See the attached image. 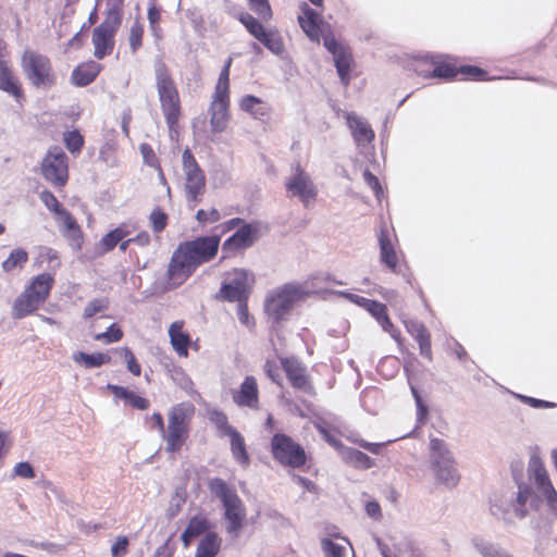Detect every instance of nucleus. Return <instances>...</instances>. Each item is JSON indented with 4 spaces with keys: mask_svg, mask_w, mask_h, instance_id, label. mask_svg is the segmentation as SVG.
<instances>
[{
    "mask_svg": "<svg viewBox=\"0 0 557 557\" xmlns=\"http://www.w3.org/2000/svg\"><path fill=\"white\" fill-rule=\"evenodd\" d=\"M232 280L230 284L249 293V273L243 269H234L231 272Z\"/></svg>",
    "mask_w": 557,
    "mask_h": 557,
    "instance_id": "864d4df0",
    "label": "nucleus"
},
{
    "mask_svg": "<svg viewBox=\"0 0 557 557\" xmlns=\"http://www.w3.org/2000/svg\"><path fill=\"white\" fill-rule=\"evenodd\" d=\"M232 398L238 407H246L253 410L259 409L260 399L257 379L252 375H247L239 388L233 391Z\"/></svg>",
    "mask_w": 557,
    "mask_h": 557,
    "instance_id": "aec40b11",
    "label": "nucleus"
},
{
    "mask_svg": "<svg viewBox=\"0 0 557 557\" xmlns=\"http://www.w3.org/2000/svg\"><path fill=\"white\" fill-rule=\"evenodd\" d=\"M149 222L153 233L159 234L168 226L169 216L163 209L156 207L149 215Z\"/></svg>",
    "mask_w": 557,
    "mask_h": 557,
    "instance_id": "09e8293b",
    "label": "nucleus"
},
{
    "mask_svg": "<svg viewBox=\"0 0 557 557\" xmlns=\"http://www.w3.org/2000/svg\"><path fill=\"white\" fill-rule=\"evenodd\" d=\"M131 234L128 225L125 223L120 224L117 227L111 230L102 236L98 246L102 253L112 251L116 245Z\"/></svg>",
    "mask_w": 557,
    "mask_h": 557,
    "instance_id": "7c9ffc66",
    "label": "nucleus"
},
{
    "mask_svg": "<svg viewBox=\"0 0 557 557\" xmlns=\"http://www.w3.org/2000/svg\"><path fill=\"white\" fill-rule=\"evenodd\" d=\"M237 317L242 324L247 325V326L250 325V315L248 312L247 300L238 302Z\"/></svg>",
    "mask_w": 557,
    "mask_h": 557,
    "instance_id": "69168bd1",
    "label": "nucleus"
},
{
    "mask_svg": "<svg viewBox=\"0 0 557 557\" xmlns=\"http://www.w3.org/2000/svg\"><path fill=\"white\" fill-rule=\"evenodd\" d=\"M63 144L69 152L77 157L85 145V138L78 129L66 131L63 133Z\"/></svg>",
    "mask_w": 557,
    "mask_h": 557,
    "instance_id": "ea45409f",
    "label": "nucleus"
},
{
    "mask_svg": "<svg viewBox=\"0 0 557 557\" xmlns=\"http://www.w3.org/2000/svg\"><path fill=\"white\" fill-rule=\"evenodd\" d=\"M156 87L160 108L171 133H177L183 108L180 92L172 74L164 62L154 66Z\"/></svg>",
    "mask_w": 557,
    "mask_h": 557,
    "instance_id": "f257e3e1",
    "label": "nucleus"
},
{
    "mask_svg": "<svg viewBox=\"0 0 557 557\" xmlns=\"http://www.w3.org/2000/svg\"><path fill=\"white\" fill-rule=\"evenodd\" d=\"M123 335L124 333L122 329L116 323H113L106 332L96 334L94 338L104 344H112L120 342L123 338Z\"/></svg>",
    "mask_w": 557,
    "mask_h": 557,
    "instance_id": "603ef678",
    "label": "nucleus"
},
{
    "mask_svg": "<svg viewBox=\"0 0 557 557\" xmlns=\"http://www.w3.org/2000/svg\"><path fill=\"white\" fill-rule=\"evenodd\" d=\"M413 71L422 78H433V69L435 67V57L424 55L418 58L412 63Z\"/></svg>",
    "mask_w": 557,
    "mask_h": 557,
    "instance_id": "c03bdc74",
    "label": "nucleus"
},
{
    "mask_svg": "<svg viewBox=\"0 0 557 557\" xmlns=\"http://www.w3.org/2000/svg\"><path fill=\"white\" fill-rule=\"evenodd\" d=\"M300 296L301 290L299 287L285 285L268 298L265 311L275 321H280L292 309L294 302L298 300Z\"/></svg>",
    "mask_w": 557,
    "mask_h": 557,
    "instance_id": "dca6fc26",
    "label": "nucleus"
},
{
    "mask_svg": "<svg viewBox=\"0 0 557 557\" xmlns=\"http://www.w3.org/2000/svg\"><path fill=\"white\" fill-rule=\"evenodd\" d=\"M42 177L55 188L66 186L70 178L69 157L59 146L48 149L40 162Z\"/></svg>",
    "mask_w": 557,
    "mask_h": 557,
    "instance_id": "9d476101",
    "label": "nucleus"
},
{
    "mask_svg": "<svg viewBox=\"0 0 557 557\" xmlns=\"http://www.w3.org/2000/svg\"><path fill=\"white\" fill-rule=\"evenodd\" d=\"M285 188L288 197L298 198L306 208L311 206L318 197L317 186L300 164H297L294 173L286 178Z\"/></svg>",
    "mask_w": 557,
    "mask_h": 557,
    "instance_id": "4468645a",
    "label": "nucleus"
},
{
    "mask_svg": "<svg viewBox=\"0 0 557 557\" xmlns=\"http://www.w3.org/2000/svg\"><path fill=\"white\" fill-rule=\"evenodd\" d=\"M53 285L54 276L50 273L34 276L13 302V319L20 320L37 311L48 300Z\"/></svg>",
    "mask_w": 557,
    "mask_h": 557,
    "instance_id": "7ed1b4c3",
    "label": "nucleus"
},
{
    "mask_svg": "<svg viewBox=\"0 0 557 557\" xmlns=\"http://www.w3.org/2000/svg\"><path fill=\"white\" fill-rule=\"evenodd\" d=\"M196 408L189 401H183L171 407L168 412V425L162 433L165 442V451L178 453L187 442L190 433V424Z\"/></svg>",
    "mask_w": 557,
    "mask_h": 557,
    "instance_id": "f03ea898",
    "label": "nucleus"
},
{
    "mask_svg": "<svg viewBox=\"0 0 557 557\" xmlns=\"http://www.w3.org/2000/svg\"><path fill=\"white\" fill-rule=\"evenodd\" d=\"M21 69L34 88L51 89L57 85L58 76L51 59L37 50L27 48L23 51Z\"/></svg>",
    "mask_w": 557,
    "mask_h": 557,
    "instance_id": "39448f33",
    "label": "nucleus"
},
{
    "mask_svg": "<svg viewBox=\"0 0 557 557\" xmlns=\"http://www.w3.org/2000/svg\"><path fill=\"white\" fill-rule=\"evenodd\" d=\"M108 308H109L108 298L92 299L91 301L88 302V305L84 309V318L90 319L98 312L107 310Z\"/></svg>",
    "mask_w": 557,
    "mask_h": 557,
    "instance_id": "5fc2aeb1",
    "label": "nucleus"
},
{
    "mask_svg": "<svg viewBox=\"0 0 557 557\" xmlns=\"http://www.w3.org/2000/svg\"><path fill=\"white\" fill-rule=\"evenodd\" d=\"M182 165L185 176L184 189L186 200L195 207L202 200L207 189V178L189 148L182 154Z\"/></svg>",
    "mask_w": 557,
    "mask_h": 557,
    "instance_id": "1a4fd4ad",
    "label": "nucleus"
},
{
    "mask_svg": "<svg viewBox=\"0 0 557 557\" xmlns=\"http://www.w3.org/2000/svg\"><path fill=\"white\" fill-rule=\"evenodd\" d=\"M248 4L260 20L264 22L272 20L273 11L269 0H248Z\"/></svg>",
    "mask_w": 557,
    "mask_h": 557,
    "instance_id": "8fccbe9b",
    "label": "nucleus"
},
{
    "mask_svg": "<svg viewBox=\"0 0 557 557\" xmlns=\"http://www.w3.org/2000/svg\"><path fill=\"white\" fill-rule=\"evenodd\" d=\"M335 66L342 83L348 86L350 83V71L354 63L349 48L345 47L334 55Z\"/></svg>",
    "mask_w": 557,
    "mask_h": 557,
    "instance_id": "473e14b6",
    "label": "nucleus"
},
{
    "mask_svg": "<svg viewBox=\"0 0 557 557\" xmlns=\"http://www.w3.org/2000/svg\"><path fill=\"white\" fill-rule=\"evenodd\" d=\"M122 12L119 9H110L103 21L92 29L91 42L94 57L102 60L112 54L115 48V36L122 25Z\"/></svg>",
    "mask_w": 557,
    "mask_h": 557,
    "instance_id": "423d86ee",
    "label": "nucleus"
},
{
    "mask_svg": "<svg viewBox=\"0 0 557 557\" xmlns=\"http://www.w3.org/2000/svg\"><path fill=\"white\" fill-rule=\"evenodd\" d=\"M398 369V360L396 358H385L379 366V372L385 377H393Z\"/></svg>",
    "mask_w": 557,
    "mask_h": 557,
    "instance_id": "13d9d810",
    "label": "nucleus"
},
{
    "mask_svg": "<svg viewBox=\"0 0 557 557\" xmlns=\"http://www.w3.org/2000/svg\"><path fill=\"white\" fill-rule=\"evenodd\" d=\"M27 262L28 252L24 248H15L2 262L1 267L4 272L10 273L16 269H23Z\"/></svg>",
    "mask_w": 557,
    "mask_h": 557,
    "instance_id": "4c0bfd02",
    "label": "nucleus"
},
{
    "mask_svg": "<svg viewBox=\"0 0 557 557\" xmlns=\"http://www.w3.org/2000/svg\"><path fill=\"white\" fill-rule=\"evenodd\" d=\"M431 468L436 480L447 487H455L460 480L455 459L446 443L437 437L430 440Z\"/></svg>",
    "mask_w": 557,
    "mask_h": 557,
    "instance_id": "0eeeda50",
    "label": "nucleus"
},
{
    "mask_svg": "<svg viewBox=\"0 0 557 557\" xmlns=\"http://www.w3.org/2000/svg\"><path fill=\"white\" fill-rule=\"evenodd\" d=\"M184 326L185 322L183 320L174 321L169 327V337L174 351L180 357L187 358L191 338L189 333L184 331Z\"/></svg>",
    "mask_w": 557,
    "mask_h": 557,
    "instance_id": "393cba45",
    "label": "nucleus"
},
{
    "mask_svg": "<svg viewBox=\"0 0 557 557\" xmlns=\"http://www.w3.org/2000/svg\"><path fill=\"white\" fill-rule=\"evenodd\" d=\"M14 474L24 479H33L35 476L33 467L26 461L18 462L14 467Z\"/></svg>",
    "mask_w": 557,
    "mask_h": 557,
    "instance_id": "0e129e2a",
    "label": "nucleus"
},
{
    "mask_svg": "<svg viewBox=\"0 0 557 557\" xmlns=\"http://www.w3.org/2000/svg\"><path fill=\"white\" fill-rule=\"evenodd\" d=\"M0 90L11 95L17 102L24 100L23 85L8 61L0 59Z\"/></svg>",
    "mask_w": 557,
    "mask_h": 557,
    "instance_id": "4be33fe9",
    "label": "nucleus"
},
{
    "mask_svg": "<svg viewBox=\"0 0 557 557\" xmlns=\"http://www.w3.org/2000/svg\"><path fill=\"white\" fill-rule=\"evenodd\" d=\"M245 223H246L245 220H243L240 218H233V219L227 220V221L223 222L222 224H220L219 227L221 228V233L225 234L236 227L239 228Z\"/></svg>",
    "mask_w": 557,
    "mask_h": 557,
    "instance_id": "774afa93",
    "label": "nucleus"
},
{
    "mask_svg": "<svg viewBox=\"0 0 557 557\" xmlns=\"http://www.w3.org/2000/svg\"><path fill=\"white\" fill-rule=\"evenodd\" d=\"M161 8H159L156 3V0H151L148 7L147 18L149 22V27L154 37H161Z\"/></svg>",
    "mask_w": 557,
    "mask_h": 557,
    "instance_id": "de8ad7c7",
    "label": "nucleus"
},
{
    "mask_svg": "<svg viewBox=\"0 0 557 557\" xmlns=\"http://www.w3.org/2000/svg\"><path fill=\"white\" fill-rule=\"evenodd\" d=\"M222 540L215 532H208L198 544L195 557H215L221 548Z\"/></svg>",
    "mask_w": 557,
    "mask_h": 557,
    "instance_id": "f704fd0d",
    "label": "nucleus"
},
{
    "mask_svg": "<svg viewBox=\"0 0 557 557\" xmlns=\"http://www.w3.org/2000/svg\"><path fill=\"white\" fill-rule=\"evenodd\" d=\"M281 367L294 388L309 394L313 393L314 388L307 369L296 357L281 358Z\"/></svg>",
    "mask_w": 557,
    "mask_h": 557,
    "instance_id": "a211bd4d",
    "label": "nucleus"
},
{
    "mask_svg": "<svg viewBox=\"0 0 557 557\" xmlns=\"http://www.w3.org/2000/svg\"><path fill=\"white\" fill-rule=\"evenodd\" d=\"M413 337L419 344L420 354L431 360L432 359V347H431V335L423 324H418L413 329Z\"/></svg>",
    "mask_w": 557,
    "mask_h": 557,
    "instance_id": "a19ab883",
    "label": "nucleus"
},
{
    "mask_svg": "<svg viewBox=\"0 0 557 557\" xmlns=\"http://www.w3.org/2000/svg\"><path fill=\"white\" fill-rule=\"evenodd\" d=\"M196 271V268L177 247L169 261L164 277V288L170 290L182 286Z\"/></svg>",
    "mask_w": 557,
    "mask_h": 557,
    "instance_id": "2eb2a0df",
    "label": "nucleus"
},
{
    "mask_svg": "<svg viewBox=\"0 0 557 557\" xmlns=\"http://www.w3.org/2000/svg\"><path fill=\"white\" fill-rule=\"evenodd\" d=\"M238 21L245 26L247 32L268 50L277 55L284 52V41L276 28H267L257 17L248 12L239 13Z\"/></svg>",
    "mask_w": 557,
    "mask_h": 557,
    "instance_id": "f8f14e48",
    "label": "nucleus"
},
{
    "mask_svg": "<svg viewBox=\"0 0 557 557\" xmlns=\"http://www.w3.org/2000/svg\"><path fill=\"white\" fill-rule=\"evenodd\" d=\"M232 62H233V58L228 57L222 71L220 72V75H219L218 82L214 86V91L212 95L231 97L230 73H231Z\"/></svg>",
    "mask_w": 557,
    "mask_h": 557,
    "instance_id": "79ce46f5",
    "label": "nucleus"
},
{
    "mask_svg": "<svg viewBox=\"0 0 557 557\" xmlns=\"http://www.w3.org/2000/svg\"><path fill=\"white\" fill-rule=\"evenodd\" d=\"M345 544H339L334 542L331 539H322L321 547L326 557H347L348 547L350 546V542L346 537H342Z\"/></svg>",
    "mask_w": 557,
    "mask_h": 557,
    "instance_id": "58836bf2",
    "label": "nucleus"
},
{
    "mask_svg": "<svg viewBox=\"0 0 557 557\" xmlns=\"http://www.w3.org/2000/svg\"><path fill=\"white\" fill-rule=\"evenodd\" d=\"M220 236H201L193 240L181 243L177 247L197 269L211 261L219 251Z\"/></svg>",
    "mask_w": 557,
    "mask_h": 557,
    "instance_id": "ddd939ff",
    "label": "nucleus"
},
{
    "mask_svg": "<svg viewBox=\"0 0 557 557\" xmlns=\"http://www.w3.org/2000/svg\"><path fill=\"white\" fill-rule=\"evenodd\" d=\"M238 107L242 111L260 122H268L271 119V104L253 95L243 96L238 101Z\"/></svg>",
    "mask_w": 557,
    "mask_h": 557,
    "instance_id": "412c9836",
    "label": "nucleus"
},
{
    "mask_svg": "<svg viewBox=\"0 0 557 557\" xmlns=\"http://www.w3.org/2000/svg\"><path fill=\"white\" fill-rule=\"evenodd\" d=\"M346 119L352 137L358 144L371 143L374 139V132L367 121L352 113H348Z\"/></svg>",
    "mask_w": 557,
    "mask_h": 557,
    "instance_id": "cd10ccee",
    "label": "nucleus"
},
{
    "mask_svg": "<svg viewBox=\"0 0 557 557\" xmlns=\"http://www.w3.org/2000/svg\"><path fill=\"white\" fill-rule=\"evenodd\" d=\"M366 512L369 517L374 520H380L382 518V509L377 502L372 500L366 504Z\"/></svg>",
    "mask_w": 557,
    "mask_h": 557,
    "instance_id": "338daca9",
    "label": "nucleus"
},
{
    "mask_svg": "<svg viewBox=\"0 0 557 557\" xmlns=\"http://www.w3.org/2000/svg\"><path fill=\"white\" fill-rule=\"evenodd\" d=\"M208 488L223 505L224 519L227 523L226 532L237 535L246 520V508L243 500L237 495L235 488L231 487L220 478L209 480Z\"/></svg>",
    "mask_w": 557,
    "mask_h": 557,
    "instance_id": "20e7f679",
    "label": "nucleus"
},
{
    "mask_svg": "<svg viewBox=\"0 0 557 557\" xmlns=\"http://www.w3.org/2000/svg\"><path fill=\"white\" fill-rule=\"evenodd\" d=\"M39 198L41 202L46 206V208L52 212L58 219H60L64 212H67L66 209L60 203L57 197L50 190H42L39 194Z\"/></svg>",
    "mask_w": 557,
    "mask_h": 557,
    "instance_id": "49530a36",
    "label": "nucleus"
},
{
    "mask_svg": "<svg viewBox=\"0 0 557 557\" xmlns=\"http://www.w3.org/2000/svg\"><path fill=\"white\" fill-rule=\"evenodd\" d=\"M259 231L258 222H246L232 236L223 242L222 251L225 253L224 257L250 248L257 240Z\"/></svg>",
    "mask_w": 557,
    "mask_h": 557,
    "instance_id": "f3484780",
    "label": "nucleus"
},
{
    "mask_svg": "<svg viewBox=\"0 0 557 557\" xmlns=\"http://www.w3.org/2000/svg\"><path fill=\"white\" fill-rule=\"evenodd\" d=\"M129 541L126 535H119L111 546L112 557H124L128 553Z\"/></svg>",
    "mask_w": 557,
    "mask_h": 557,
    "instance_id": "4d7b16f0",
    "label": "nucleus"
},
{
    "mask_svg": "<svg viewBox=\"0 0 557 557\" xmlns=\"http://www.w3.org/2000/svg\"><path fill=\"white\" fill-rule=\"evenodd\" d=\"M107 388L115 398L125 400V403L134 409L147 410L150 407V401L148 398L143 397L124 386L108 384Z\"/></svg>",
    "mask_w": 557,
    "mask_h": 557,
    "instance_id": "bb28decb",
    "label": "nucleus"
},
{
    "mask_svg": "<svg viewBox=\"0 0 557 557\" xmlns=\"http://www.w3.org/2000/svg\"><path fill=\"white\" fill-rule=\"evenodd\" d=\"M216 298L226 300L230 302L237 301L242 302L244 300H247L248 293L244 292L243 289L233 286L230 283H225L222 285Z\"/></svg>",
    "mask_w": 557,
    "mask_h": 557,
    "instance_id": "a18cd8bd",
    "label": "nucleus"
},
{
    "mask_svg": "<svg viewBox=\"0 0 557 557\" xmlns=\"http://www.w3.org/2000/svg\"><path fill=\"white\" fill-rule=\"evenodd\" d=\"M379 244L382 262H384L393 272H396L398 267V257L386 231L382 230L380 232Z\"/></svg>",
    "mask_w": 557,
    "mask_h": 557,
    "instance_id": "2f4dec72",
    "label": "nucleus"
},
{
    "mask_svg": "<svg viewBox=\"0 0 557 557\" xmlns=\"http://www.w3.org/2000/svg\"><path fill=\"white\" fill-rule=\"evenodd\" d=\"M59 220L64 225V235L71 242V245L75 246L77 249H81L84 242V236L76 219L71 214L70 211H67L64 212V214Z\"/></svg>",
    "mask_w": 557,
    "mask_h": 557,
    "instance_id": "c85d7f7f",
    "label": "nucleus"
},
{
    "mask_svg": "<svg viewBox=\"0 0 557 557\" xmlns=\"http://www.w3.org/2000/svg\"><path fill=\"white\" fill-rule=\"evenodd\" d=\"M231 97L228 96H211L209 106L210 126L212 133L224 132L231 120Z\"/></svg>",
    "mask_w": 557,
    "mask_h": 557,
    "instance_id": "6ab92c4d",
    "label": "nucleus"
},
{
    "mask_svg": "<svg viewBox=\"0 0 557 557\" xmlns=\"http://www.w3.org/2000/svg\"><path fill=\"white\" fill-rule=\"evenodd\" d=\"M102 69V64L95 60L82 62L72 72V84L77 87L88 86L97 78Z\"/></svg>",
    "mask_w": 557,
    "mask_h": 557,
    "instance_id": "b1692460",
    "label": "nucleus"
},
{
    "mask_svg": "<svg viewBox=\"0 0 557 557\" xmlns=\"http://www.w3.org/2000/svg\"><path fill=\"white\" fill-rule=\"evenodd\" d=\"M228 436L231 438V451L235 460L244 467L249 466L250 458L246 449L244 436L237 430H232Z\"/></svg>",
    "mask_w": 557,
    "mask_h": 557,
    "instance_id": "c9c22d12",
    "label": "nucleus"
},
{
    "mask_svg": "<svg viewBox=\"0 0 557 557\" xmlns=\"http://www.w3.org/2000/svg\"><path fill=\"white\" fill-rule=\"evenodd\" d=\"M209 529V520L203 515H197L193 517L185 531L182 533V541L187 546L190 541L200 534L205 533Z\"/></svg>",
    "mask_w": 557,
    "mask_h": 557,
    "instance_id": "72a5a7b5",
    "label": "nucleus"
},
{
    "mask_svg": "<svg viewBox=\"0 0 557 557\" xmlns=\"http://www.w3.org/2000/svg\"><path fill=\"white\" fill-rule=\"evenodd\" d=\"M270 451L273 459L282 467L300 469L308 461L305 448L283 432L273 434L270 441Z\"/></svg>",
    "mask_w": 557,
    "mask_h": 557,
    "instance_id": "6e6552de",
    "label": "nucleus"
},
{
    "mask_svg": "<svg viewBox=\"0 0 557 557\" xmlns=\"http://www.w3.org/2000/svg\"><path fill=\"white\" fill-rule=\"evenodd\" d=\"M342 460L360 470H367L373 467V460L361 450L345 446L341 451Z\"/></svg>",
    "mask_w": 557,
    "mask_h": 557,
    "instance_id": "c756f323",
    "label": "nucleus"
},
{
    "mask_svg": "<svg viewBox=\"0 0 557 557\" xmlns=\"http://www.w3.org/2000/svg\"><path fill=\"white\" fill-rule=\"evenodd\" d=\"M315 428L318 432L322 435L323 440L341 454V451L345 447L342 441L322 424H315Z\"/></svg>",
    "mask_w": 557,
    "mask_h": 557,
    "instance_id": "6e6d98bb",
    "label": "nucleus"
},
{
    "mask_svg": "<svg viewBox=\"0 0 557 557\" xmlns=\"http://www.w3.org/2000/svg\"><path fill=\"white\" fill-rule=\"evenodd\" d=\"M301 14L298 16L299 25L306 35L317 42L320 41L322 16L311 9L308 3L300 4Z\"/></svg>",
    "mask_w": 557,
    "mask_h": 557,
    "instance_id": "5701e85b",
    "label": "nucleus"
},
{
    "mask_svg": "<svg viewBox=\"0 0 557 557\" xmlns=\"http://www.w3.org/2000/svg\"><path fill=\"white\" fill-rule=\"evenodd\" d=\"M73 359L85 368H98L111 363V356L106 352L86 354L79 351L73 356Z\"/></svg>",
    "mask_w": 557,
    "mask_h": 557,
    "instance_id": "e433bc0d",
    "label": "nucleus"
},
{
    "mask_svg": "<svg viewBox=\"0 0 557 557\" xmlns=\"http://www.w3.org/2000/svg\"><path fill=\"white\" fill-rule=\"evenodd\" d=\"M366 310L375 318L377 323L382 326V329L385 332L391 334V336L396 341H399L400 332L397 327H395V325L391 321L387 313V307L384 304L379 302L376 300H371L370 304H368Z\"/></svg>",
    "mask_w": 557,
    "mask_h": 557,
    "instance_id": "a878e982",
    "label": "nucleus"
},
{
    "mask_svg": "<svg viewBox=\"0 0 557 557\" xmlns=\"http://www.w3.org/2000/svg\"><path fill=\"white\" fill-rule=\"evenodd\" d=\"M144 34L145 27L139 17L135 18L133 22L129 32H128V44L131 51L136 53L141 47L144 42Z\"/></svg>",
    "mask_w": 557,
    "mask_h": 557,
    "instance_id": "37998d69",
    "label": "nucleus"
},
{
    "mask_svg": "<svg viewBox=\"0 0 557 557\" xmlns=\"http://www.w3.org/2000/svg\"><path fill=\"white\" fill-rule=\"evenodd\" d=\"M221 214L218 209L211 208L210 210L200 209L196 213V220L200 224L215 223L220 221Z\"/></svg>",
    "mask_w": 557,
    "mask_h": 557,
    "instance_id": "052dcab7",
    "label": "nucleus"
},
{
    "mask_svg": "<svg viewBox=\"0 0 557 557\" xmlns=\"http://www.w3.org/2000/svg\"><path fill=\"white\" fill-rule=\"evenodd\" d=\"M263 371L273 383H275L278 386H282L280 367L274 360H267L263 364Z\"/></svg>",
    "mask_w": 557,
    "mask_h": 557,
    "instance_id": "bf43d9fd",
    "label": "nucleus"
},
{
    "mask_svg": "<svg viewBox=\"0 0 557 557\" xmlns=\"http://www.w3.org/2000/svg\"><path fill=\"white\" fill-rule=\"evenodd\" d=\"M211 421L221 430L225 435H230L232 430H236L228 424L227 417L224 412L214 411L211 414Z\"/></svg>",
    "mask_w": 557,
    "mask_h": 557,
    "instance_id": "680f3d73",
    "label": "nucleus"
},
{
    "mask_svg": "<svg viewBox=\"0 0 557 557\" xmlns=\"http://www.w3.org/2000/svg\"><path fill=\"white\" fill-rule=\"evenodd\" d=\"M433 78L460 79L483 82L488 79V73L475 65H458L450 57L435 55Z\"/></svg>",
    "mask_w": 557,
    "mask_h": 557,
    "instance_id": "9b49d317",
    "label": "nucleus"
},
{
    "mask_svg": "<svg viewBox=\"0 0 557 557\" xmlns=\"http://www.w3.org/2000/svg\"><path fill=\"white\" fill-rule=\"evenodd\" d=\"M323 45L333 55L345 48V46L337 41L332 33H327L323 36Z\"/></svg>",
    "mask_w": 557,
    "mask_h": 557,
    "instance_id": "e2e57ef3",
    "label": "nucleus"
},
{
    "mask_svg": "<svg viewBox=\"0 0 557 557\" xmlns=\"http://www.w3.org/2000/svg\"><path fill=\"white\" fill-rule=\"evenodd\" d=\"M115 352H119L123 357V359L126 363L127 370L134 376H139L141 374V367H140L139 362L137 361V359L131 348H128V347L116 348Z\"/></svg>",
    "mask_w": 557,
    "mask_h": 557,
    "instance_id": "3c124183",
    "label": "nucleus"
}]
</instances>
